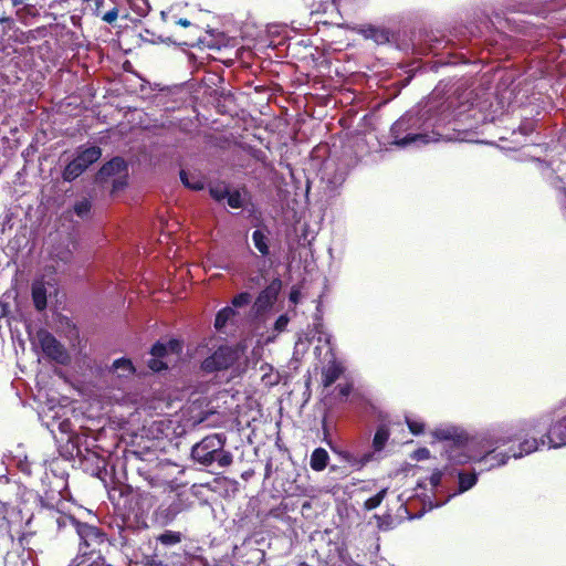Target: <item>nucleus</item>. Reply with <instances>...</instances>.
Masks as SVG:
<instances>
[{
	"label": "nucleus",
	"instance_id": "nucleus-1",
	"mask_svg": "<svg viewBox=\"0 0 566 566\" xmlns=\"http://www.w3.org/2000/svg\"><path fill=\"white\" fill-rule=\"evenodd\" d=\"M548 420L547 417H541L524 421L515 433L499 438L496 443L506 444L513 440H521L518 451L511 449L514 458L535 452L541 446L548 448L566 446V416L549 427Z\"/></svg>",
	"mask_w": 566,
	"mask_h": 566
},
{
	"label": "nucleus",
	"instance_id": "nucleus-2",
	"mask_svg": "<svg viewBox=\"0 0 566 566\" xmlns=\"http://www.w3.org/2000/svg\"><path fill=\"white\" fill-rule=\"evenodd\" d=\"M126 461L150 488L163 489V491L175 489L177 465L159 459L154 451H148L144 455L133 451Z\"/></svg>",
	"mask_w": 566,
	"mask_h": 566
},
{
	"label": "nucleus",
	"instance_id": "nucleus-3",
	"mask_svg": "<svg viewBox=\"0 0 566 566\" xmlns=\"http://www.w3.org/2000/svg\"><path fill=\"white\" fill-rule=\"evenodd\" d=\"M73 528L80 538L78 549L82 557L108 559L117 551L114 542L101 527L77 520Z\"/></svg>",
	"mask_w": 566,
	"mask_h": 566
},
{
	"label": "nucleus",
	"instance_id": "nucleus-4",
	"mask_svg": "<svg viewBox=\"0 0 566 566\" xmlns=\"http://www.w3.org/2000/svg\"><path fill=\"white\" fill-rule=\"evenodd\" d=\"M227 437L224 433L208 434L191 448V458L195 462L211 467L228 468L233 462V455L224 449Z\"/></svg>",
	"mask_w": 566,
	"mask_h": 566
},
{
	"label": "nucleus",
	"instance_id": "nucleus-5",
	"mask_svg": "<svg viewBox=\"0 0 566 566\" xmlns=\"http://www.w3.org/2000/svg\"><path fill=\"white\" fill-rule=\"evenodd\" d=\"M214 338L205 340L196 348V356L206 358L202 359L200 368L207 374L227 370L239 358L238 350L228 345H218Z\"/></svg>",
	"mask_w": 566,
	"mask_h": 566
},
{
	"label": "nucleus",
	"instance_id": "nucleus-6",
	"mask_svg": "<svg viewBox=\"0 0 566 566\" xmlns=\"http://www.w3.org/2000/svg\"><path fill=\"white\" fill-rule=\"evenodd\" d=\"M39 503V507L32 514L30 522H34L42 532L56 535L67 526L74 527L77 518L48 504L41 496Z\"/></svg>",
	"mask_w": 566,
	"mask_h": 566
},
{
	"label": "nucleus",
	"instance_id": "nucleus-7",
	"mask_svg": "<svg viewBox=\"0 0 566 566\" xmlns=\"http://www.w3.org/2000/svg\"><path fill=\"white\" fill-rule=\"evenodd\" d=\"M434 439L449 443L450 450H447L448 458L457 463H465L470 457L463 452L469 437L467 432L455 426L440 427L432 431Z\"/></svg>",
	"mask_w": 566,
	"mask_h": 566
},
{
	"label": "nucleus",
	"instance_id": "nucleus-8",
	"mask_svg": "<svg viewBox=\"0 0 566 566\" xmlns=\"http://www.w3.org/2000/svg\"><path fill=\"white\" fill-rule=\"evenodd\" d=\"M36 337L43 354L51 360L66 365L70 361V355L65 347L48 331L40 328Z\"/></svg>",
	"mask_w": 566,
	"mask_h": 566
},
{
	"label": "nucleus",
	"instance_id": "nucleus-9",
	"mask_svg": "<svg viewBox=\"0 0 566 566\" xmlns=\"http://www.w3.org/2000/svg\"><path fill=\"white\" fill-rule=\"evenodd\" d=\"M281 287V280L274 279L264 290L260 292L253 304L255 314L261 315L272 307L277 298Z\"/></svg>",
	"mask_w": 566,
	"mask_h": 566
},
{
	"label": "nucleus",
	"instance_id": "nucleus-10",
	"mask_svg": "<svg viewBox=\"0 0 566 566\" xmlns=\"http://www.w3.org/2000/svg\"><path fill=\"white\" fill-rule=\"evenodd\" d=\"M252 301V295L248 292L237 294L229 305L222 307L217 313L216 318H233L241 314V310L247 308Z\"/></svg>",
	"mask_w": 566,
	"mask_h": 566
},
{
	"label": "nucleus",
	"instance_id": "nucleus-11",
	"mask_svg": "<svg viewBox=\"0 0 566 566\" xmlns=\"http://www.w3.org/2000/svg\"><path fill=\"white\" fill-rule=\"evenodd\" d=\"M72 260V251L65 247L54 248L50 252V264H46L44 271L48 274H53L59 271L63 265L70 263Z\"/></svg>",
	"mask_w": 566,
	"mask_h": 566
},
{
	"label": "nucleus",
	"instance_id": "nucleus-12",
	"mask_svg": "<svg viewBox=\"0 0 566 566\" xmlns=\"http://www.w3.org/2000/svg\"><path fill=\"white\" fill-rule=\"evenodd\" d=\"M54 287V284L51 282L44 281V275L41 279L35 280L32 283V301L38 311H43L48 305V287Z\"/></svg>",
	"mask_w": 566,
	"mask_h": 566
},
{
	"label": "nucleus",
	"instance_id": "nucleus-13",
	"mask_svg": "<svg viewBox=\"0 0 566 566\" xmlns=\"http://www.w3.org/2000/svg\"><path fill=\"white\" fill-rule=\"evenodd\" d=\"M345 371L342 363L336 359L331 360L322 370V385L331 387Z\"/></svg>",
	"mask_w": 566,
	"mask_h": 566
},
{
	"label": "nucleus",
	"instance_id": "nucleus-14",
	"mask_svg": "<svg viewBox=\"0 0 566 566\" xmlns=\"http://www.w3.org/2000/svg\"><path fill=\"white\" fill-rule=\"evenodd\" d=\"M332 450L346 463L356 468L357 470L363 469L367 463H369L374 459V452H366L361 457H356L354 453L347 450H336L332 448Z\"/></svg>",
	"mask_w": 566,
	"mask_h": 566
},
{
	"label": "nucleus",
	"instance_id": "nucleus-15",
	"mask_svg": "<svg viewBox=\"0 0 566 566\" xmlns=\"http://www.w3.org/2000/svg\"><path fill=\"white\" fill-rule=\"evenodd\" d=\"M314 340H317L318 343L323 340V324L321 322L308 324L306 329H302L297 333L298 344H311Z\"/></svg>",
	"mask_w": 566,
	"mask_h": 566
},
{
	"label": "nucleus",
	"instance_id": "nucleus-16",
	"mask_svg": "<svg viewBox=\"0 0 566 566\" xmlns=\"http://www.w3.org/2000/svg\"><path fill=\"white\" fill-rule=\"evenodd\" d=\"M126 172V163L124 159L119 157H115L112 160L107 161L98 171V178L105 179L108 177H113L116 175H122Z\"/></svg>",
	"mask_w": 566,
	"mask_h": 566
},
{
	"label": "nucleus",
	"instance_id": "nucleus-17",
	"mask_svg": "<svg viewBox=\"0 0 566 566\" xmlns=\"http://www.w3.org/2000/svg\"><path fill=\"white\" fill-rule=\"evenodd\" d=\"M329 462L328 452L324 448H316L313 450L310 458V467L313 471H324Z\"/></svg>",
	"mask_w": 566,
	"mask_h": 566
},
{
	"label": "nucleus",
	"instance_id": "nucleus-18",
	"mask_svg": "<svg viewBox=\"0 0 566 566\" xmlns=\"http://www.w3.org/2000/svg\"><path fill=\"white\" fill-rule=\"evenodd\" d=\"M102 156V150L99 147L91 146L81 151H78L75 157L83 166L84 170H86L92 164L97 161Z\"/></svg>",
	"mask_w": 566,
	"mask_h": 566
},
{
	"label": "nucleus",
	"instance_id": "nucleus-19",
	"mask_svg": "<svg viewBox=\"0 0 566 566\" xmlns=\"http://www.w3.org/2000/svg\"><path fill=\"white\" fill-rule=\"evenodd\" d=\"M182 534L178 531L166 530L164 533L156 536L157 544L164 547H172L182 542Z\"/></svg>",
	"mask_w": 566,
	"mask_h": 566
},
{
	"label": "nucleus",
	"instance_id": "nucleus-20",
	"mask_svg": "<svg viewBox=\"0 0 566 566\" xmlns=\"http://www.w3.org/2000/svg\"><path fill=\"white\" fill-rule=\"evenodd\" d=\"M390 431L386 424H380L377 427V430L375 432L374 439H373V449L376 452H380L387 441L389 440Z\"/></svg>",
	"mask_w": 566,
	"mask_h": 566
},
{
	"label": "nucleus",
	"instance_id": "nucleus-21",
	"mask_svg": "<svg viewBox=\"0 0 566 566\" xmlns=\"http://www.w3.org/2000/svg\"><path fill=\"white\" fill-rule=\"evenodd\" d=\"M83 166H81V163L74 158L63 170V179L66 181H72L75 178H77L80 175L84 172Z\"/></svg>",
	"mask_w": 566,
	"mask_h": 566
},
{
	"label": "nucleus",
	"instance_id": "nucleus-22",
	"mask_svg": "<svg viewBox=\"0 0 566 566\" xmlns=\"http://www.w3.org/2000/svg\"><path fill=\"white\" fill-rule=\"evenodd\" d=\"M113 369L118 373V376L126 377L135 373V368L130 359L118 358L113 363Z\"/></svg>",
	"mask_w": 566,
	"mask_h": 566
},
{
	"label": "nucleus",
	"instance_id": "nucleus-23",
	"mask_svg": "<svg viewBox=\"0 0 566 566\" xmlns=\"http://www.w3.org/2000/svg\"><path fill=\"white\" fill-rule=\"evenodd\" d=\"M510 458L509 454L506 453H495V450H490L488 451L481 459L480 461H491L490 463V468H493V467H500L502 464H505L507 459Z\"/></svg>",
	"mask_w": 566,
	"mask_h": 566
},
{
	"label": "nucleus",
	"instance_id": "nucleus-24",
	"mask_svg": "<svg viewBox=\"0 0 566 566\" xmlns=\"http://www.w3.org/2000/svg\"><path fill=\"white\" fill-rule=\"evenodd\" d=\"M459 491L465 492L473 488L478 482V476L474 472L472 473H465V472H459Z\"/></svg>",
	"mask_w": 566,
	"mask_h": 566
},
{
	"label": "nucleus",
	"instance_id": "nucleus-25",
	"mask_svg": "<svg viewBox=\"0 0 566 566\" xmlns=\"http://www.w3.org/2000/svg\"><path fill=\"white\" fill-rule=\"evenodd\" d=\"M252 240L255 248L262 255L269 253L268 238L261 230H255L252 234Z\"/></svg>",
	"mask_w": 566,
	"mask_h": 566
},
{
	"label": "nucleus",
	"instance_id": "nucleus-26",
	"mask_svg": "<svg viewBox=\"0 0 566 566\" xmlns=\"http://www.w3.org/2000/svg\"><path fill=\"white\" fill-rule=\"evenodd\" d=\"M387 494V489H381L379 492H377L371 497L367 499L364 503V509L366 511H371L377 509L381 502L384 501L385 496Z\"/></svg>",
	"mask_w": 566,
	"mask_h": 566
},
{
	"label": "nucleus",
	"instance_id": "nucleus-27",
	"mask_svg": "<svg viewBox=\"0 0 566 566\" xmlns=\"http://www.w3.org/2000/svg\"><path fill=\"white\" fill-rule=\"evenodd\" d=\"M166 552H161L158 546L155 547L154 553L151 555H147L144 557V564L146 566H161L163 565V558L166 556Z\"/></svg>",
	"mask_w": 566,
	"mask_h": 566
},
{
	"label": "nucleus",
	"instance_id": "nucleus-28",
	"mask_svg": "<svg viewBox=\"0 0 566 566\" xmlns=\"http://www.w3.org/2000/svg\"><path fill=\"white\" fill-rule=\"evenodd\" d=\"M210 195L217 201L226 199L228 188L223 184H217L210 187Z\"/></svg>",
	"mask_w": 566,
	"mask_h": 566
},
{
	"label": "nucleus",
	"instance_id": "nucleus-29",
	"mask_svg": "<svg viewBox=\"0 0 566 566\" xmlns=\"http://www.w3.org/2000/svg\"><path fill=\"white\" fill-rule=\"evenodd\" d=\"M226 198L228 200V205L231 208L238 209V208H241L243 205V200H242V197L239 191H233V192L228 191V195L226 196Z\"/></svg>",
	"mask_w": 566,
	"mask_h": 566
},
{
	"label": "nucleus",
	"instance_id": "nucleus-30",
	"mask_svg": "<svg viewBox=\"0 0 566 566\" xmlns=\"http://www.w3.org/2000/svg\"><path fill=\"white\" fill-rule=\"evenodd\" d=\"M91 210V202L86 199H83L75 203L74 211L78 217L86 216Z\"/></svg>",
	"mask_w": 566,
	"mask_h": 566
},
{
	"label": "nucleus",
	"instance_id": "nucleus-31",
	"mask_svg": "<svg viewBox=\"0 0 566 566\" xmlns=\"http://www.w3.org/2000/svg\"><path fill=\"white\" fill-rule=\"evenodd\" d=\"M407 426L409 431L415 436H419L424 431V423L421 421L411 420L407 418Z\"/></svg>",
	"mask_w": 566,
	"mask_h": 566
},
{
	"label": "nucleus",
	"instance_id": "nucleus-32",
	"mask_svg": "<svg viewBox=\"0 0 566 566\" xmlns=\"http://www.w3.org/2000/svg\"><path fill=\"white\" fill-rule=\"evenodd\" d=\"M150 354L154 357L164 358L168 354V347L167 345L157 342L156 344L153 345Z\"/></svg>",
	"mask_w": 566,
	"mask_h": 566
},
{
	"label": "nucleus",
	"instance_id": "nucleus-33",
	"mask_svg": "<svg viewBox=\"0 0 566 566\" xmlns=\"http://www.w3.org/2000/svg\"><path fill=\"white\" fill-rule=\"evenodd\" d=\"M148 367L155 371V373H158V371H161L164 369H167V364H165L161 358H158V357H151L149 360H148Z\"/></svg>",
	"mask_w": 566,
	"mask_h": 566
},
{
	"label": "nucleus",
	"instance_id": "nucleus-34",
	"mask_svg": "<svg viewBox=\"0 0 566 566\" xmlns=\"http://www.w3.org/2000/svg\"><path fill=\"white\" fill-rule=\"evenodd\" d=\"M442 476H443V473L442 471L440 470H434L430 478H429V481H430V484L432 488H438L441 483V480H442Z\"/></svg>",
	"mask_w": 566,
	"mask_h": 566
},
{
	"label": "nucleus",
	"instance_id": "nucleus-35",
	"mask_svg": "<svg viewBox=\"0 0 566 566\" xmlns=\"http://www.w3.org/2000/svg\"><path fill=\"white\" fill-rule=\"evenodd\" d=\"M337 390H338V395H339L342 398H345V399H346V398L350 395V392H352V390H353V385H352V384H348V382H346V384H339V385L337 386Z\"/></svg>",
	"mask_w": 566,
	"mask_h": 566
},
{
	"label": "nucleus",
	"instance_id": "nucleus-36",
	"mask_svg": "<svg viewBox=\"0 0 566 566\" xmlns=\"http://www.w3.org/2000/svg\"><path fill=\"white\" fill-rule=\"evenodd\" d=\"M180 178H181L182 182H184L187 187H189V188H191V189L198 190V189H201V188H202V184H201V181H196V182H192V184H191V182H189V181H188V179H187V174H186L185 171H181V172H180Z\"/></svg>",
	"mask_w": 566,
	"mask_h": 566
},
{
	"label": "nucleus",
	"instance_id": "nucleus-37",
	"mask_svg": "<svg viewBox=\"0 0 566 566\" xmlns=\"http://www.w3.org/2000/svg\"><path fill=\"white\" fill-rule=\"evenodd\" d=\"M118 17V10L113 8L102 15V19L107 23H113Z\"/></svg>",
	"mask_w": 566,
	"mask_h": 566
},
{
	"label": "nucleus",
	"instance_id": "nucleus-38",
	"mask_svg": "<svg viewBox=\"0 0 566 566\" xmlns=\"http://www.w3.org/2000/svg\"><path fill=\"white\" fill-rule=\"evenodd\" d=\"M19 469H20L21 472H23L27 475H31L32 474L31 464L28 463V462H20Z\"/></svg>",
	"mask_w": 566,
	"mask_h": 566
},
{
	"label": "nucleus",
	"instance_id": "nucleus-39",
	"mask_svg": "<svg viewBox=\"0 0 566 566\" xmlns=\"http://www.w3.org/2000/svg\"><path fill=\"white\" fill-rule=\"evenodd\" d=\"M301 297V292L296 289H292L291 293H290V301L294 304H296L298 302Z\"/></svg>",
	"mask_w": 566,
	"mask_h": 566
},
{
	"label": "nucleus",
	"instance_id": "nucleus-40",
	"mask_svg": "<svg viewBox=\"0 0 566 566\" xmlns=\"http://www.w3.org/2000/svg\"><path fill=\"white\" fill-rule=\"evenodd\" d=\"M87 566H113L111 563L107 562V559H92V563Z\"/></svg>",
	"mask_w": 566,
	"mask_h": 566
},
{
	"label": "nucleus",
	"instance_id": "nucleus-41",
	"mask_svg": "<svg viewBox=\"0 0 566 566\" xmlns=\"http://www.w3.org/2000/svg\"><path fill=\"white\" fill-rule=\"evenodd\" d=\"M0 23L10 30L13 25V20L9 17H0Z\"/></svg>",
	"mask_w": 566,
	"mask_h": 566
},
{
	"label": "nucleus",
	"instance_id": "nucleus-42",
	"mask_svg": "<svg viewBox=\"0 0 566 566\" xmlns=\"http://www.w3.org/2000/svg\"><path fill=\"white\" fill-rule=\"evenodd\" d=\"M290 321H275L274 328L279 332H283Z\"/></svg>",
	"mask_w": 566,
	"mask_h": 566
},
{
	"label": "nucleus",
	"instance_id": "nucleus-43",
	"mask_svg": "<svg viewBox=\"0 0 566 566\" xmlns=\"http://www.w3.org/2000/svg\"><path fill=\"white\" fill-rule=\"evenodd\" d=\"M171 352H179L181 349L180 343L176 339H171L168 343Z\"/></svg>",
	"mask_w": 566,
	"mask_h": 566
},
{
	"label": "nucleus",
	"instance_id": "nucleus-44",
	"mask_svg": "<svg viewBox=\"0 0 566 566\" xmlns=\"http://www.w3.org/2000/svg\"><path fill=\"white\" fill-rule=\"evenodd\" d=\"M419 137H420L419 135L408 136L405 139L400 140L398 144L399 145H407V144H409L411 142H416Z\"/></svg>",
	"mask_w": 566,
	"mask_h": 566
},
{
	"label": "nucleus",
	"instance_id": "nucleus-45",
	"mask_svg": "<svg viewBox=\"0 0 566 566\" xmlns=\"http://www.w3.org/2000/svg\"><path fill=\"white\" fill-rule=\"evenodd\" d=\"M153 426H154V427L157 429V431H158V432H160V433H164V427H167V428H168V426L166 424V422H165V421H155Z\"/></svg>",
	"mask_w": 566,
	"mask_h": 566
},
{
	"label": "nucleus",
	"instance_id": "nucleus-46",
	"mask_svg": "<svg viewBox=\"0 0 566 566\" xmlns=\"http://www.w3.org/2000/svg\"><path fill=\"white\" fill-rule=\"evenodd\" d=\"M228 321H214V328L217 331H222L226 325H227Z\"/></svg>",
	"mask_w": 566,
	"mask_h": 566
},
{
	"label": "nucleus",
	"instance_id": "nucleus-47",
	"mask_svg": "<svg viewBox=\"0 0 566 566\" xmlns=\"http://www.w3.org/2000/svg\"><path fill=\"white\" fill-rule=\"evenodd\" d=\"M7 523L6 516L0 513V527L4 526Z\"/></svg>",
	"mask_w": 566,
	"mask_h": 566
},
{
	"label": "nucleus",
	"instance_id": "nucleus-48",
	"mask_svg": "<svg viewBox=\"0 0 566 566\" xmlns=\"http://www.w3.org/2000/svg\"><path fill=\"white\" fill-rule=\"evenodd\" d=\"M178 23H179V24H181L182 27H188V25H190V22H189L188 20H186V19H180V20L178 21Z\"/></svg>",
	"mask_w": 566,
	"mask_h": 566
},
{
	"label": "nucleus",
	"instance_id": "nucleus-49",
	"mask_svg": "<svg viewBox=\"0 0 566 566\" xmlns=\"http://www.w3.org/2000/svg\"><path fill=\"white\" fill-rule=\"evenodd\" d=\"M323 430H324V434H325V438L328 436V430L326 428V420L324 419L323 420Z\"/></svg>",
	"mask_w": 566,
	"mask_h": 566
},
{
	"label": "nucleus",
	"instance_id": "nucleus-50",
	"mask_svg": "<svg viewBox=\"0 0 566 566\" xmlns=\"http://www.w3.org/2000/svg\"><path fill=\"white\" fill-rule=\"evenodd\" d=\"M77 559H78V557L74 558V559L71 562L70 566H80V565H81V562H77Z\"/></svg>",
	"mask_w": 566,
	"mask_h": 566
},
{
	"label": "nucleus",
	"instance_id": "nucleus-51",
	"mask_svg": "<svg viewBox=\"0 0 566 566\" xmlns=\"http://www.w3.org/2000/svg\"><path fill=\"white\" fill-rule=\"evenodd\" d=\"M23 1H24V0H11L12 4H13L14 7L22 4V3H23Z\"/></svg>",
	"mask_w": 566,
	"mask_h": 566
},
{
	"label": "nucleus",
	"instance_id": "nucleus-52",
	"mask_svg": "<svg viewBox=\"0 0 566 566\" xmlns=\"http://www.w3.org/2000/svg\"><path fill=\"white\" fill-rule=\"evenodd\" d=\"M22 322L24 323L25 328H27V329H30V327H31V321L24 319V321H22Z\"/></svg>",
	"mask_w": 566,
	"mask_h": 566
},
{
	"label": "nucleus",
	"instance_id": "nucleus-53",
	"mask_svg": "<svg viewBox=\"0 0 566 566\" xmlns=\"http://www.w3.org/2000/svg\"><path fill=\"white\" fill-rule=\"evenodd\" d=\"M123 185H124L123 182L119 184L118 181H114L113 188H114V190H116L119 186H123Z\"/></svg>",
	"mask_w": 566,
	"mask_h": 566
},
{
	"label": "nucleus",
	"instance_id": "nucleus-54",
	"mask_svg": "<svg viewBox=\"0 0 566 566\" xmlns=\"http://www.w3.org/2000/svg\"><path fill=\"white\" fill-rule=\"evenodd\" d=\"M424 453H428V450H427V449H422V450H421V455H424Z\"/></svg>",
	"mask_w": 566,
	"mask_h": 566
},
{
	"label": "nucleus",
	"instance_id": "nucleus-55",
	"mask_svg": "<svg viewBox=\"0 0 566 566\" xmlns=\"http://www.w3.org/2000/svg\"><path fill=\"white\" fill-rule=\"evenodd\" d=\"M424 453H428V450H427V449H422V450H421V455H424Z\"/></svg>",
	"mask_w": 566,
	"mask_h": 566
}]
</instances>
